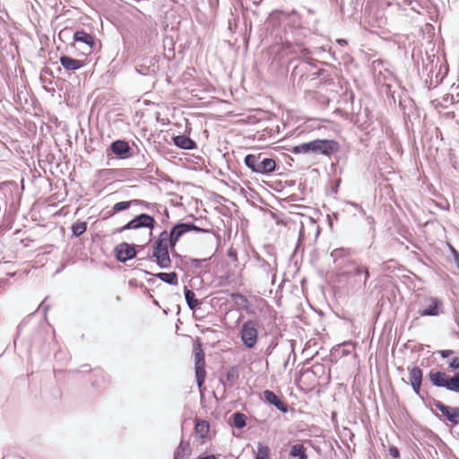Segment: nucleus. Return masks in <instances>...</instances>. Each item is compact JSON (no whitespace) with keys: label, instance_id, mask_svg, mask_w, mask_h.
<instances>
[{"label":"nucleus","instance_id":"1","mask_svg":"<svg viewBox=\"0 0 459 459\" xmlns=\"http://www.w3.org/2000/svg\"><path fill=\"white\" fill-rule=\"evenodd\" d=\"M276 19L282 20L284 22L282 50L287 54L302 58L291 73L294 85L299 89H303L307 87L308 82L316 79L326 82L329 77L327 71L318 67V65L323 63L308 56L311 52L306 45L305 39L310 35V30L302 26L300 15L295 12L289 14L273 13L271 15L269 22Z\"/></svg>","mask_w":459,"mask_h":459},{"label":"nucleus","instance_id":"2","mask_svg":"<svg viewBox=\"0 0 459 459\" xmlns=\"http://www.w3.org/2000/svg\"><path fill=\"white\" fill-rule=\"evenodd\" d=\"M188 227L186 222L175 224L169 232L162 230L158 236L152 247V256L155 258L156 264L160 268H169L171 261L169 258V247L172 248V255L178 256L174 247L180 238L187 233Z\"/></svg>","mask_w":459,"mask_h":459},{"label":"nucleus","instance_id":"3","mask_svg":"<svg viewBox=\"0 0 459 459\" xmlns=\"http://www.w3.org/2000/svg\"><path fill=\"white\" fill-rule=\"evenodd\" d=\"M244 163L251 172L259 175L268 176L276 169V161L273 158L267 157L263 152L246 155Z\"/></svg>","mask_w":459,"mask_h":459},{"label":"nucleus","instance_id":"4","mask_svg":"<svg viewBox=\"0 0 459 459\" xmlns=\"http://www.w3.org/2000/svg\"><path fill=\"white\" fill-rule=\"evenodd\" d=\"M431 384L436 387L446 388L448 391L459 393V372L453 377H447L443 371H433L429 373Z\"/></svg>","mask_w":459,"mask_h":459},{"label":"nucleus","instance_id":"5","mask_svg":"<svg viewBox=\"0 0 459 459\" xmlns=\"http://www.w3.org/2000/svg\"><path fill=\"white\" fill-rule=\"evenodd\" d=\"M156 226V221L153 215H150L147 213H141L134 216L132 220H130L126 224L116 230L115 232L121 233L125 230H139L142 228H147L150 230L149 232V241L152 237V230Z\"/></svg>","mask_w":459,"mask_h":459},{"label":"nucleus","instance_id":"6","mask_svg":"<svg viewBox=\"0 0 459 459\" xmlns=\"http://www.w3.org/2000/svg\"><path fill=\"white\" fill-rule=\"evenodd\" d=\"M239 335L243 344L247 348H254L258 338V324L254 320L244 322L241 325Z\"/></svg>","mask_w":459,"mask_h":459},{"label":"nucleus","instance_id":"7","mask_svg":"<svg viewBox=\"0 0 459 459\" xmlns=\"http://www.w3.org/2000/svg\"><path fill=\"white\" fill-rule=\"evenodd\" d=\"M311 153L330 156L339 149V143L334 140L316 139L310 141Z\"/></svg>","mask_w":459,"mask_h":459},{"label":"nucleus","instance_id":"8","mask_svg":"<svg viewBox=\"0 0 459 459\" xmlns=\"http://www.w3.org/2000/svg\"><path fill=\"white\" fill-rule=\"evenodd\" d=\"M194 353H195V369L196 384H197L198 387H201L204 383L206 372H205L204 352L200 343H196L194 346Z\"/></svg>","mask_w":459,"mask_h":459},{"label":"nucleus","instance_id":"9","mask_svg":"<svg viewBox=\"0 0 459 459\" xmlns=\"http://www.w3.org/2000/svg\"><path fill=\"white\" fill-rule=\"evenodd\" d=\"M136 246L129 244L127 242H122L115 247L116 258L121 262L126 263V261L133 259L136 255ZM140 249L144 248V245L137 246Z\"/></svg>","mask_w":459,"mask_h":459},{"label":"nucleus","instance_id":"10","mask_svg":"<svg viewBox=\"0 0 459 459\" xmlns=\"http://www.w3.org/2000/svg\"><path fill=\"white\" fill-rule=\"evenodd\" d=\"M429 305L418 311L420 316H437L442 312L443 302L435 297H430L427 299Z\"/></svg>","mask_w":459,"mask_h":459},{"label":"nucleus","instance_id":"11","mask_svg":"<svg viewBox=\"0 0 459 459\" xmlns=\"http://www.w3.org/2000/svg\"><path fill=\"white\" fill-rule=\"evenodd\" d=\"M409 380L410 385L413 390V392L421 397L420 395V386L423 378V371L418 366H414L412 368H409Z\"/></svg>","mask_w":459,"mask_h":459},{"label":"nucleus","instance_id":"12","mask_svg":"<svg viewBox=\"0 0 459 459\" xmlns=\"http://www.w3.org/2000/svg\"><path fill=\"white\" fill-rule=\"evenodd\" d=\"M264 400L270 405L274 406L281 412L286 413L289 411V405L283 402L274 392L264 390L263 392Z\"/></svg>","mask_w":459,"mask_h":459},{"label":"nucleus","instance_id":"13","mask_svg":"<svg viewBox=\"0 0 459 459\" xmlns=\"http://www.w3.org/2000/svg\"><path fill=\"white\" fill-rule=\"evenodd\" d=\"M434 404L448 421L453 424L459 422V407H450L439 401H436Z\"/></svg>","mask_w":459,"mask_h":459},{"label":"nucleus","instance_id":"14","mask_svg":"<svg viewBox=\"0 0 459 459\" xmlns=\"http://www.w3.org/2000/svg\"><path fill=\"white\" fill-rule=\"evenodd\" d=\"M134 205H141L143 209L147 210L151 214L155 215L161 212V209L163 210L164 214L167 218H169V211L167 207L162 206L157 203H149L141 199H133Z\"/></svg>","mask_w":459,"mask_h":459},{"label":"nucleus","instance_id":"15","mask_svg":"<svg viewBox=\"0 0 459 459\" xmlns=\"http://www.w3.org/2000/svg\"><path fill=\"white\" fill-rule=\"evenodd\" d=\"M111 152L119 159H126L131 156V148L127 142L124 140H116L110 144Z\"/></svg>","mask_w":459,"mask_h":459},{"label":"nucleus","instance_id":"16","mask_svg":"<svg viewBox=\"0 0 459 459\" xmlns=\"http://www.w3.org/2000/svg\"><path fill=\"white\" fill-rule=\"evenodd\" d=\"M351 269L349 273L358 278V281L362 282L363 286H366L367 281L369 277V272L368 267L360 265L355 262L351 264Z\"/></svg>","mask_w":459,"mask_h":459},{"label":"nucleus","instance_id":"17","mask_svg":"<svg viewBox=\"0 0 459 459\" xmlns=\"http://www.w3.org/2000/svg\"><path fill=\"white\" fill-rule=\"evenodd\" d=\"M73 39L74 42L85 44L90 51H91L95 46L94 37L82 30L75 31Z\"/></svg>","mask_w":459,"mask_h":459},{"label":"nucleus","instance_id":"18","mask_svg":"<svg viewBox=\"0 0 459 459\" xmlns=\"http://www.w3.org/2000/svg\"><path fill=\"white\" fill-rule=\"evenodd\" d=\"M59 62L61 65L66 70V71H76L82 68L84 65V62L79 59L72 58L68 56H61L59 58Z\"/></svg>","mask_w":459,"mask_h":459},{"label":"nucleus","instance_id":"19","mask_svg":"<svg viewBox=\"0 0 459 459\" xmlns=\"http://www.w3.org/2000/svg\"><path fill=\"white\" fill-rule=\"evenodd\" d=\"M387 19L382 10H376L368 15V24L372 28H382L386 25Z\"/></svg>","mask_w":459,"mask_h":459},{"label":"nucleus","instance_id":"20","mask_svg":"<svg viewBox=\"0 0 459 459\" xmlns=\"http://www.w3.org/2000/svg\"><path fill=\"white\" fill-rule=\"evenodd\" d=\"M173 143L183 150H194L196 148L195 142L186 135H177L173 137Z\"/></svg>","mask_w":459,"mask_h":459},{"label":"nucleus","instance_id":"21","mask_svg":"<svg viewBox=\"0 0 459 459\" xmlns=\"http://www.w3.org/2000/svg\"><path fill=\"white\" fill-rule=\"evenodd\" d=\"M230 298H231L232 301L235 302L236 305L241 306L242 308L247 311V313H248V314L254 313V311L251 310L252 304L245 295H243L239 292H234V293H231Z\"/></svg>","mask_w":459,"mask_h":459},{"label":"nucleus","instance_id":"22","mask_svg":"<svg viewBox=\"0 0 459 459\" xmlns=\"http://www.w3.org/2000/svg\"><path fill=\"white\" fill-rule=\"evenodd\" d=\"M191 454V447L188 442L181 439L178 446L174 452V459H183Z\"/></svg>","mask_w":459,"mask_h":459},{"label":"nucleus","instance_id":"23","mask_svg":"<svg viewBox=\"0 0 459 459\" xmlns=\"http://www.w3.org/2000/svg\"><path fill=\"white\" fill-rule=\"evenodd\" d=\"M184 295H185L186 302L191 310H194L198 306H200L201 303L196 299L195 294L192 290H189V289H187V287H185Z\"/></svg>","mask_w":459,"mask_h":459},{"label":"nucleus","instance_id":"24","mask_svg":"<svg viewBox=\"0 0 459 459\" xmlns=\"http://www.w3.org/2000/svg\"><path fill=\"white\" fill-rule=\"evenodd\" d=\"M230 423H231L235 428L240 429H243L247 424V416L240 412H234L229 420Z\"/></svg>","mask_w":459,"mask_h":459},{"label":"nucleus","instance_id":"25","mask_svg":"<svg viewBox=\"0 0 459 459\" xmlns=\"http://www.w3.org/2000/svg\"><path fill=\"white\" fill-rule=\"evenodd\" d=\"M155 276L169 285H178V276L175 272L158 273Z\"/></svg>","mask_w":459,"mask_h":459},{"label":"nucleus","instance_id":"26","mask_svg":"<svg viewBox=\"0 0 459 459\" xmlns=\"http://www.w3.org/2000/svg\"><path fill=\"white\" fill-rule=\"evenodd\" d=\"M289 455L297 459H307L306 448L303 445H293L290 450Z\"/></svg>","mask_w":459,"mask_h":459},{"label":"nucleus","instance_id":"27","mask_svg":"<svg viewBox=\"0 0 459 459\" xmlns=\"http://www.w3.org/2000/svg\"><path fill=\"white\" fill-rule=\"evenodd\" d=\"M258 262L260 263V269L263 271V273L265 274L266 278H272V281H273L275 277V273H273V269L271 267V264L265 261L264 259L258 258Z\"/></svg>","mask_w":459,"mask_h":459},{"label":"nucleus","instance_id":"28","mask_svg":"<svg viewBox=\"0 0 459 459\" xmlns=\"http://www.w3.org/2000/svg\"><path fill=\"white\" fill-rule=\"evenodd\" d=\"M74 237H80L87 230V223L85 221H77L71 227Z\"/></svg>","mask_w":459,"mask_h":459},{"label":"nucleus","instance_id":"29","mask_svg":"<svg viewBox=\"0 0 459 459\" xmlns=\"http://www.w3.org/2000/svg\"><path fill=\"white\" fill-rule=\"evenodd\" d=\"M290 152L293 154H307L311 153L310 142L303 143L301 144L292 147Z\"/></svg>","mask_w":459,"mask_h":459},{"label":"nucleus","instance_id":"30","mask_svg":"<svg viewBox=\"0 0 459 459\" xmlns=\"http://www.w3.org/2000/svg\"><path fill=\"white\" fill-rule=\"evenodd\" d=\"M255 459H270V448L262 443H258Z\"/></svg>","mask_w":459,"mask_h":459},{"label":"nucleus","instance_id":"31","mask_svg":"<svg viewBox=\"0 0 459 459\" xmlns=\"http://www.w3.org/2000/svg\"><path fill=\"white\" fill-rule=\"evenodd\" d=\"M133 204H134L133 200L118 202V203L114 204L113 212H120L122 211L127 210Z\"/></svg>","mask_w":459,"mask_h":459},{"label":"nucleus","instance_id":"32","mask_svg":"<svg viewBox=\"0 0 459 459\" xmlns=\"http://www.w3.org/2000/svg\"><path fill=\"white\" fill-rule=\"evenodd\" d=\"M186 226L188 227L187 232L189 231H195L197 233H211L212 230L208 229H203L198 226H196L194 222H186Z\"/></svg>","mask_w":459,"mask_h":459},{"label":"nucleus","instance_id":"33","mask_svg":"<svg viewBox=\"0 0 459 459\" xmlns=\"http://www.w3.org/2000/svg\"><path fill=\"white\" fill-rule=\"evenodd\" d=\"M210 424L207 420H196L195 422L194 430H209Z\"/></svg>","mask_w":459,"mask_h":459},{"label":"nucleus","instance_id":"34","mask_svg":"<svg viewBox=\"0 0 459 459\" xmlns=\"http://www.w3.org/2000/svg\"><path fill=\"white\" fill-rule=\"evenodd\" d=\"M344 204L346 205L353 207L362 216L366 215V211L363 209V207L359 204H357L352 201H345Z\"/></svg>","mask_w":459,"mask_h":459},{"label":"nucleus","instance_id":"35","mask_svg":"<svg viewBox=\"0 0 459 459\" xmlns=\"http://www.w3.org/2000/svg\"><path fill=\"white\" fill-rule=\"evenodd\" d=\"M375 80L377 83L379 84H383V85H386V86H390L389 83H388V78L386 75H384L382 74V72L379 71V73L377 74H375Z\"/></svg>","mask_w":459,"mask_h":459},{"label":"nucleus","instance_id":"36","mask_svg":"<svg viewBox=\"0 0 459 459\" xmlns=\"http://www.w3.org/2000/svg\"><path fill=\"white\" fill-rule=\"evenodd\" d=\"M364 217H365L367 224L369 226V230L374 235L375 231H376V229H375V219L372 216L367 215V214Z\"/></svg>","mask_w":459,"mask_h":459},{"label":"nucleus","instance_id":"37","mask_svg":"<svg viewBox=\"0 0 459 459\" xmlns=\"http://www.w3.org/2000/svg\"><path fill=\"white\" fill-rule=\"evenodd\" d=\"M388 452H389L390 456H392L394 459L400 457V451H399L398 447H396L394 446H389Z\"/></svg>","mask_w":459,"mask_h":459},{"label":"nucleus","instance_id":"38","mask_svg":"<svg viewBox=\"0 0 459 459\" xmlns=\"http://www.w3.org/2000/svg\"><path fill=\"white\" fill-rule=\"evenodd\" d=\"M449 368L452 370H456L459 368V357H455L450 360Z\"/></svg>","mask_w":459,"mask_h":459},{"label":"nucleus","instance_id":"39","mask_svg":"<svg viewBox=\"0 0 459 459\" xmlns=\"http://www.w3.org/2000/svg\"><path fill=\"white\" fill-rule=\"evenodd\" d=\"M190 264L195 268H199L202 265L203 260L196 258H189L188 259Z\"/></svg>","mask_w":459,"mask_h":459},{"label":"nucleus","instance_id":"40","mask_svg":"<svg viewBox=\"0 0 459 459\" xmlns=\"http://www.w3.org/2000/svg\"><path fill=\"white\" fill-rule=\"evenodd\" d=\"M237 374H236V370L234 368H231L230 370H229L227 373H226V378L228 381H233L234 378L236 377Z\"/></svg>","mask_w":459,"mask_h":459},{"label":"nucleus","instance_id":"41","mask_svg":"<svg viewBox=\"0 0 459 459\" xmlns=\"http://www.w3.org/2000/svg\"><path fill=\"white\" fill-rule=\"evenodd\" d=\"M211 433L212 432H195V434L197 435V437L200 439L211 438L212 437ZM212 433L215 434L216 432H212Z\"/></svg>","mask_w":459,"mask_h":459},{"label":"nucleus","instance_id":"42","mask_svg":"<svg viewBox=\"0 0 459 459\" xmlns=\"http://www.w3.org/2000/svg\"><path fill=\"white\" fill-rule=\"evenodd\" d=\"M441 358L446 359L454 353L453 350H442L438 351Z\"/></svg>","mask_w":459,"mask_h":459},{"label":"nucleus","instance_id":"43","mask_svg":"<svg viewBox=\"0 0 459 459\" xmlns=\"http://www.w3.org/2000/svg\"><path fill=\"white\" fill-rule=\"evenodd\" d=\"M419 443H420V446H422L424 449H426V447L424 446V443H422V442H420V441ZM427 446H428L427 450H428L429 454L430 455V456H432V453H431L432 451H433L436 455L437 454V453L436 448H435L433 446L429 445V444H427Z\"/></svg>","mask_w":459,"mask_h":459},{"label":"nucleus","instance_id":"44","mask_svg":"<svg viewBox=\"0 0 459 459\" xmlns=\"http://www.w3.org/2000/svg\"><path fill=\"white\" fill-rule=\"evenodd\" d=\"M197 459H216V457L212 454H204V455L198 456Z\"/></svg>","mask_w":459,"mask_h":459},{"label":"nucleus","instance_id":"45","mask_svg":"<svg viewBox=\"0 0 459 459\" xmlns=\"http://www.w3.org/2000/svg\"><path fill=\"white\" fill-rule=\"evenodd\" d=\"M382 65H383V62L381 60H375L373 62V70H374V72H376L377 66H380Z\"/></svg>","mask_w":459,"mask_h":459},{"label":"nucleus","instance_id":"46","mask_svg":"<svg viewBox=\"0 0 459 459\" xmlns=\"http://www.w3.org/2000/svg\"><path fill=\"white\" fill-rule=\"evenodd\" d=\"M448 247L453 258L455 259V255L459 254V252L452 245H448Z\"/></svg>","mask_w":459,"mask_h":459},{"label":"nucleus","instance_id":"47","mask_svg":"<svg viewBox=\"0 0 459 459\" xmlns=\"http://www.w3.org/2000/svg\"><path fill=\"white\" fill-rule=\"evenodd\" d=\"M39 308H42L45 312L48 309V306L45 304V300L41 302Z\"/></svg>","mask_w":459,"mask_h":459},{"label":"nucleus","instance_id":"48","mask_svg":"<svg viewBox=\"0 0 459 459\" xmlns=\"http://www.w3.org/2000/svg\"><path fill=\"white\" fill-rule=\"evenodd\" d=\"M441 82H442V79H440V80L437 79L435 83L431 81L430 82V86L437 87Z\"/></svg>","mask_w":459,"mask_h":459},{"label":"nucleus","instance_id":"49","mask_svg":"<svg viewBox=\"0 0 459 459\" xmlns=\"http://www.w3.org/2000/svg\"><path fill=\"white\" fill-rule=\"evenodd\" d=\"M228 255H229L230 257H231V258H237V255H236V253H235L234 251H232V250H229V252H228Z\"/></svg>","mask_w":459,"mask_h":459},{"label":"nucleus","instance_id":"50","mask_svg":"<svg viewBox=\"0 0 459 459\" xmlns=\"http://www.w3.org/2000/svg\"><path fill=\"white\" fill-rule=\"evenodd\" d=\"M3 459H24V458H22L21 456L13 457V456H10V455H5V456H4Z\"/></svg>","mask_w":459,"mask_h":459},{"label":"nucleus","instance_id":"51","mask_svg":"<svg viewBox=\"0 0 459 459\" xmlns=\"http://www.w3.org/2000/svg\"><path fill=\"white\" fill-rule=\"evenodd\" d=\"M242 432H238V434L235 432V431H232V435L234 437H241L242 436L240 435Z\"/></svg>","mask_w":459,"mask_h":459},{"label":"nucleus","instance_id":"52","mask_svg":"<svg viewBox=\"0 0 459 459\" xmlns=\"http://www.w3.org/2000/svg\"><path fill=\"white\" fill-rule=\"evenodd\" d=\"M336 415H337V413L335 411H333L332 412V419L334 420Z\"/></svg>","mask_w":459,"mask_h":459},{"label":"nucleus","instance_id":"53","mask_svg":"<svg viewBox=\"0 0 459 459\" xmlns=\"http://www.w3.org/2000/svg\"><path fill=\"white\" fill-rule=\"evenodd\" d=\"M136 70L139 72V74H147L146 72H143L142 70H140L138 67L136 68Z\"/></svg>","mask_w":459,"mask_h":459},{"label":"nucleus","instance_id":"54","mask_svg":"<svg viewBox=\"0 0 459 459\" xmlns=\"http://www.w3.org/2000/svg\"><path fill=\"white\" fill-rule=\"evenodd\" d=\"M272 349H273V347L270 345V346L267 348V350H266L267 353H270V352H271V351H272Z\"/></svg>","mask_w":459,"mask_h":459},{"label":"nucleus","instance_id":"55","mask_svg":"<svg viewBox=\"0 0 459 459\" xmlns=\"http://www.w3.org/2000/svg\"><path fill=\"white\" fill-rule=\"evenodd\" d=\"M385 72L388 74V76L390 77V79L392 78V74L387 70L385 69Z\"/></svg>","mask_w":459,"mask_h":459},{"label":"nucleus","instance_id":"56","mask_svg":"<svg viewBox=\"0 0 459 459\" xmlns=\"http://www.w3.org/2000/svg\"><path fill=\"white\" fill-rule=\"evenodd\" d=\"M348 433H349V434H350V436H351V437H350V438H351V437H353V436H354V433H353L352 431H350V432H348Z\"/></svg>","mask_w":459,"mask_h":459},{"label":"nucleus","instance_id":"57","mask_svg":"<svg viewBox=\"0 0 459 459\" xmlns=\"http://www.w3.org/2000/svg\"><path fill=\"white\" fill-rule=\"evenodd\" d=\"M415 446H416L417 449L420 451V446H418V445H416V444H415Z\"/></svg>","mask_w":459,"mask_h":459}]
</instances>
